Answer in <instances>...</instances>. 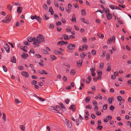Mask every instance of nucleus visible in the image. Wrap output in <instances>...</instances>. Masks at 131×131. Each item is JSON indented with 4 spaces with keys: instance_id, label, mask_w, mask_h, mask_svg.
Returning <instances> with one entry per match:
<instances>
[{
    "instance_id": "obj_36",
    "label": "nucleus",
    "mask_w": 131,
    "mask_h": 131,
    "mask_svg": "<svg viewBox=\"0 0 131 131\" xmlns=\"http://www.w3.org/2000/svg\"><path fill=\"white\" fill-rule=\"evenodd\" d=\"M4 121H6V116L5 114L4 113H3V116L2 117Z\"/></svg>"
},
{
    "instance_id": "obj_22",
    "label": "nucleus",
    "mask_w": 131,
    "mask_h": 131,
    "mask_svg": "<svg viewBox=\"0 0 131 131\" xmlns=\"http://www.w3.org/2000/svg\"><path fill=\"white\" fill-rule=\"evenodd\" d=\"M91 100V97L90 96H87L85 99V102L86 103H88Z\"/></svg>"
},
{
    "instance_id": "obj_52",
    "label": "nucleus",
    "mask_w": 131,
    "mask_h": 131,
    "mask_svg": "<svg viewBox=\"0 0 131 131\" xmlns=\"http://www.w3.org/2000/svg\"><path fill=\"white\" fill-rule=\"evenodd\" d=\"M15 101L16 104H18L20 103V101H19L18 99H16Z\"/></svg>"
},
{
    "instance_id": "obj_8",
    "label": "nucleus",
    "mask_w": 131,
    "mask_h": 131,
    "mask_svg": "<svg viewBox=\"0 0 131 131\" xmlns=\"http://www.w3.org/2000/svg\"><path fill=\"white\" fill-rule=\"evenodd\" d=\"M49 108L51 110H53L56 111L57 112H56V113L60 114H61L62 115V114L60 113L59 112V111L57 110L55 107L53 106H50L49 107Z\"/></svg>"
},
{
    "instance_id": "obj_42",
    "label": "nucleus",
    "mask_w": 131,
    "mask_h": 131,
    "mask_svg": "<svg viewBox=\"0 0 131 131\" xmlns=\"http://www.w3.org/2000/svg\"><path fill=\"white\" fill-rule=\"evenodd\" d=\"M91 53L92 55H95L96 53V51L94 50H93L91 51Z\"/></svg>"
},
{
    "instance_id": "obj_38",
    "label": "nucleus",
    "mask_w": 131,
    "mask_h": 131,
    "mask_svg": "<svg viewBox=\"0 0 131 131\" xmlns=\"http://www.w3.org/2000/svg\"><path fill=\"white\" fill-rule=\"evenodd\" d=\"M3 68V69L4 71L5 72H6L7 71V68L5 67V66L3 65L2 66Z\"/></svg>"
},
{
    "instance_id": "obj_15",
    "label": "nucleus",
    "mask_w": 131,
    "mask_h": 131,
    "mask_svg": "<svg viewBox=\"0 0 131 131\" xmlns=\"http://www.w3.org/2000/svg\"><path fill=\"white\" fill-rule=\"evenodd\" d=\"M111 64L110 63H108L107 64V70L108 71H111Z\"/></svg>"
},
{
    "instance_id": "obj_5",
    "label": "nucleus",
    "mask_w": 131,
    "mask_h": 131,
    "mask_svg": "<svg viewBox=\"0 0 131 131\" xmlns=\"http://www.w3.org/2000/svg\"><path fill=\"white\" fill-rule=\"evenodd\" d=\"M66 120V122L67 126L69 128H71L72 126V124L71 122L68 119L65 118Z\"/></svg>"
},
{
    "instance_id": "obj_30",
    "label": "nucleus",
    "mask_w": 131,
    "mask_h": 131,
    "mask_svg": "<svg viewBox=\"0 0 131 131\" xmlns=\"http://www.w3.org/2000/svg\"><path fill=\"white\" fill-rule=\"evenodd\" d=\"M72 18L71 19V21L73 22H74V21L75 22V23H76L77 22L76 19L75 17L74 16H73L72 17Z\"/></svg>"
},
{
    "instance_id": "obj_64",
    "label": "nucleus",
    "mask_w": 131,
    "mask_h": 131,
    "mask_svg": "<svg viewBox=\"0 0 131 131\" xmlns=\"http://www.w3.org/2000/svg\"><path fill=\"white\" fill-rule=\"evenodd\" d=\"M38 99L42 102H43L45 100L41 98L40 97H38Z\"/></svg>"
},
{
    "instance_id": "obj_23",
    "label": "nucleus",
    "mask_w": 131,
    "mask_h": 131,
    "mask_svg": "<svg viewBox=\"0 0 131 131\" xmlns=\"http://www.w3.org/2000/svg\"><path fill=\"white\" fill-rule=\"evenodd\" d=\"M28 41L29 42H32L33 39L31 37H29L27 38Z\"/></svg>"
},
{
    "instance_id": "obj_2",
    "label": "nucleus",
    "mask_w": 131,
    "mask_h": 131,
    "mask_svg": "<svg viewBox=\"0 0 131 131\" xmlns=\"http://www.w3.org/2000/svg\"><path fill=\"white\" fill-rule=\"evenodd\" d=\"M31 18L32 20L34 19H36L39 23H40L41 22L42 18L39 16H37L35 15L34 16L31 15Z\"/></svg>"
},
{
    "instance_id": "obj_41",
    "label": "nucleus",
    "mask_w": 131,
    "mask_h": 131,
    "mask_svg": "<svg viewBox=\"0 0 131 131\" xmlns=\"http://www.w3.org/2000/svg\"><path fill=\"white\" fill-rule=\"evenodd\" d=\"M107 104H105L104 105L103 107V109L104 110H106L107 108Z\"/></svg>"
},
{
    "instance_id": "obj_40",
    "label": "nucleus",
    "mask_w": 131,
    "mask_h": 131,
    "mask_svg": "<svg viewBox=\"0 0 131 131\" xmlns=\"http://www.w3.org/2000/svg\"><path fill=\"white\" fill-rule=\"evenodd\" d=\"M102 128L103 126H100V125H98L97 129V130H101L102 129Z\"/></svg>"
},
{
    "instance_id": "obj_46",
    "label": "nucleus",
    "mask_w": 131,
    "mask_h": 131,
    "mask_svg": "<svg viewBox=\"0 0 131 131\" xmlns=\"http://www.w3.org/2000/svg\"><path fill=\"white\" fill-rule=\"evenodd\" d=\"M108 103L110 104H111L112 103V99L111 98H109L108 99Z\"/></svg>"
},
{
    "instance_id": "obj_1",
    "label": "nucleus",
    "mask_w": 131,
    "mask_h": 131,
    "mask_svg": "<svg viewBox=\"0 0 131 131\" xmlns=\"http://www.w3.org/2000/svg\"><path fill=\"white\" fill-rule=\"evenodd\" d=\"M44 41L45 39L43 36L41 34H39L38 36L37 37V38L34 37L33 44L34 47H36L39 46L38 44Z\"/></svg>"
},
{
    "instance_id": "obj_45",
    "label": "nucleus",
    "mask_w": 131,
    "mask_h": 131,
    "mask_svg": "<svg viewBox=\"0 0 131 131\" xmlns=\"http://www.w3.org/2000/svg\"><path fill=\"white\" fill-rule=\"evenodd\" d=\"M51 57L53 60H55L56 59V57L54 55H51Z\"/></svg>"
},
{
    "instance_id": "obj_26",
    "label": "nucleus",
    "mask_w": 131,
    "mask_h": 131,
    "mask_svg": "<svg viewBox=\"0 0 131 131\" xmlns=\"http://www.w3.org/2000/svg\"><path fill=\"white\" fill-rule=\"evenodd\" d=\"M104 11L106 13V15H107V14H110L109 10L108 8L104 9Z\"/></svg>"
},
{
    "instance_id": "obj_34",
    "label": "nucleus",
    "mask_w": 131,
    "mask_h": 131,
    "mask_svg": "<svg viewBox=\"0 0 131 131\" xmlns=\"http://www.w3.org/2000/svg\"><path fill=\"white\" fill-rule=\"evenodd\" d=\"M41 51L45 54H48L49 52L47 51V50H45L44 49H43L41 50Z\"/></svg>"
},
{
    "instance_id": "obj_7",
    "label": "nucleus",
    "mask_w": 131,
    "mask_h": 131,
    "mask_svg": "<svg viewBox=\"0 0 131 131\" xmlns=\"http://www.w3.org/2000/svg\"><path fill=\"white\" fill-rule=\"evenodd\" d=\"M112 119V116L110 115H108L104 119V122H107L109 121V119L111 120Z\"/></svg>"
},
{
    "instance_id": "obj_33",
    "label": "nucleus",
    "mask_w": 131,
    "mask_h": 131,
    "mask_svg": "<svg viewBox=\"0 0 131 131\" xmlns=\"http://www.w3.org/2000/svg\"><path fill=\"white\" fill-rule=\"evenodd\" d=\"M81 13L82 15L84 16L86 15V12L84 9H82L81 10Z\"/></svg>"
},
{
    "instance_id": "obj_51",
    "label": "nucleus",
    "mask_w": 131,
    "mask_h": 131,
    "mask_svg": "<svg viewBox=\"0 0 131 131\" xmlns=\"http://www.w3.org/2000/svg\"><path fill=\"white\" fill-rule=\"evenodd\" d=\"M93 105L95 106H97V102H96L95 100H94L93 101Z\"/></svg>"
},
{
    "instance_id": "obj_19",
    "label": "nucleus",
    "mask_w": 131,
    "mask_h": 131,
    "mask_svg": "<svg viewBox=\"0 0 131 131\" xmlns=\"http://www.w3.org/2000/svg\"><path fill=\"white\" fill-rule=\"evenodd\" d=\"M54 53L56 54L61 55L62 54V52H60L58 50H54Z\"/></svg>"
},
{
    "instance_id": "obj_13",
    "label": "nucleus",
    "mask_w": 131,
    "mask_h": 131,
    "mask_svg": "<svg viewBox=\"0 0 131 131\" xmlns=\"http://www.w3.org/2000/svg\"><path fill=\"white\" fill-rule=\"evenodd\" d=\"M62 37L65 40H67L70 39L68 36L66 34H63L62 36Z\"/></svg>"
},
{
    "instance_id": "obj_32",
    "label": "nucleus",
    "mask_w": 131,
    "mask_h": 131,
    "mask_svg": "<svg viewBox=\"0 0 131 131\" xmlns=\"http://www.w3.org/2000/svg\"><path fill=\"white\" fill-rule=\"evenodd\" d=\"M82 41L84 43L87 42V40L86 37H83L82 38Z\"/></svg>"
},
{
    "instance_id": "obj_47",
    "label": "nucleus",
    "mask_w": 131,
    "mask_h": 131,
    "mask_svg": "<svg viewBox=\"0 0 131 131\" xmlns=\"http://www.w3.org/2000/svg\"><path fill=\"white\" fill-rule=\"evenodd\" d=\"M103 53L102 54L101 56L102 57H105V54H106V52L104 51L103 50Z\"/></svg>"
},
{
    "instance_id": "obj_31",
    "label": "nucleus",
    "mask_w": 131,
    "mask_h": 131,
    "mask_svg": "<svg viewBox=\"0 0 131 131\" xmlns=\"http://www.w3.org/2000/svg\"><path fill=\"white\" fill-rule=\"evenodd\" d=\"M72 28L70 27H67L66 28V31L67 32H71Z\"/></svg>"
},
{
    "instance_id": "obj_60",
    "label": "nucleus",
    "mask_w": 131,
    "mask_h": 131,
    "mask_svg": "<svg viewBox=\"0 0 131 131\" xmlns=\"http://www.w3.org/2000/svg\"><path fill=\"white\" fill-rule=\"evenodd\" d=\"M70 73L71 74L73 75L75 73V72L73 70H72L71 71Z\"/></svg>"
},
{
    "instance_id": "obj_35",
    "label": "nucleus",
    "mask_w": 131,
    "mask_h": 131,
    "mask_svg": "<svg viewBox=\"0 0 131 131\" xmlns=\"http://www.w3.org/2000/svg\"><path fill=\"white\" fill-rule=\"evenodd\" d=\"M88 48V46L86 44H84L82 46V49H83L84 48L85 49H87Z\"/></svg>"
},
{
    "instance_id": "obj_6",
    "label": "nucleus",
    "mask_w": 131,
    "mask_h": 131,
    "mask_svg": "<svg viewBox=\"0 0 131 131\" xmlns=\"http://www.w3.org/2000/svg\"><path fill=\"white\" fill-rule=\"evenodd\" d=\"M4 47L7 52L9 53V47L7 44H4Z\"/></svg>"
},
{
    "instance_id": "obj_56",
    "label": "nucleus",
    "mask_w": 131,
    "mask_h": 131,
    "mask_svg": "<svg viewBox=\"0 0 131 131\" xmlns=\"http://www.w3.org/2000/svg\"><path fill=\"white\" fill-rule=\"evenodd\" d=\"M110 109L111 111H113L114 110V107L112 105H111L110 107Z\"/></svg>"
},
{
    "instance_id": "obj_10",
    "label": "nucleus",
    "mask_w": 131,
    "mask_h": 131,
    "mask_svg": "<svg viewBox=\"0 0 131 131\" xmlns=\"http://www.w3.org/2000/svg\"><path fill=\"white\" fill-rule=\"evenodd\" d=\"M82 61L83 60L81 59L78 61L77 62V66L78 67H81L82 65Z\"/></svg>"
},
{
    "instance_id": "obj_49",
    "label": "nucleus",
    "mask_w": 131,
    "mask_h": 131,
    "mask_svg": "<svg viewBox=\"0 0 131 131\" xmlns=\"http://www.w3.org/2000/svg\"><path fill=\"white\" fill-rule=\"evenodd\" d=\"M43 7L45 10H47L48 8L46 4H45L43 5Z\"/></svg>"
},
{
    "instance_id": "obj_14",
    "label": "nucleus",
    "mask_w": 131,
    "mask_h": 131,
    "mask_svg": "<svg viewBox=\"0 0 131 131\" xmlns=\"http://www.w3.org/2000/svg\"><path fill=\"white\" fill-rule=\"evenodd\" d=\"M22 10L23 8L21 7H17V12L18 13H21L22 12Z\"/></svg>"
},
{
    "instance_id": "obj_58",
    "label": "nucleus",
    "mask_w": 131,
    "mask_h": 131,
    "mask_svg": "<svg viewBox=\"0 0 131 131\" xmlns=\"http://www.w3.org/2000/svg\"><path fill=\"white\" fill-rule=\"evenodd\" d=\"M31 83L33 85H35L37 83V82L36 80H33L31 81Z\"/></svg>"
},
{
    "instance_id": "obj_59",
    "label": "nucleus",
    "mask_w": 131,
    "mask_h": 131,
    "mask_svg": "<svg viewBox=\"0 0 131 131\" xmlns=\"http://www.w3.org/2000/svg\"><path fill=\"white\" fill-rule=\"evenodd\" d=\"M48 74V73H47L45 71L43 70H42V74Z\"/></svg>"
},
{
    "instance_id": "obj_11",
    "label": "nucleus",
    "mask_w": 131,
    "mask_h": 131,
    "mask_svg": "<svg viewBox=\"0 0 131 131\" xmlns=\"http://www.w3.org/2000/svg\"><path fill=\"white\" fill-rule=\"evenodd\" d=\"M21 75L24 76H25L27 78H28L29 77V74L26 72H22L21 73Z\"/></svg>"
},
{
    "instance_id": "obj_50",
    "label": "nucleus",
    "mask_w": 131,
    "mask_h": 131,
    "mask_svg": "<svg viewBox=\"0 0 131 131\" xmlns=\"http://www.w3.org/2000/svg\"><path fill=\"white\" fill-rule=\"evenodd\" d=\"M86 108L88 109H91L92 108V106L91 105H87L86 106Z\"/></svg>"
},
{
    "instance_id": "obj_62",
    "label": "nucleus",
    "mask_w": 131,
    "mask_h": 131,
    "mask_svg": "<svg viewBox=\"0 0 131 131\" xmlns=\"http://www.w3.org/2000/svg\"><path fill=\"white\" fill-rule=\"evenodd\" d=\"M35 56H36L38 58H41V55L39 54H36L35 55Z\"/></svg>"
},
{
    "instance_id": "obj_44",
    "label": "nucleus",
    "mask_w": 131,
    "mask_h": 131,
    "mask_svg": "<svg viewBox=\"0 0 131 131\" xmlns=\"http://www.w3.org/2000/svg\"><path fill=\"white\" fill-rule=\"evenodd\" d=\"M61 23L60 21H58L57 22H56V25L57 26L61 25Z\"/></svg>"
},
{
    "instance_id": "obj_53",
    "label": "nucleus",
    "mask_w": 131,
    "mask_h": 131,
    "mask_svg": "<svg viewBox=\"0 0 131 131\" xmlns=\"http://www.w3.org/2000/svg\"><path fill=\"white\" fill-rule=\"evenodd\" d=\"M20 48L25 52H27V50L26 49H25L24 48L23 46L20 47Z\"/></svg>"
},
{
    "instance_id": "obj_16",
    "label": "nucleus",
    "mask_w": 131,
    "mask_h": 131,
    "mask_svg": "<svg viewBox=\"0 0 131 131\" xmlns=\"http://www.w3.org/2000/svg\"><path fill=\"white\" fill-rule=\"evenodd\" d=\"M107 20H109L111 19L112 18V14H108L106 15Z\"/></svg>"
},
{
    "instance_id": "obj_20",
    "label": "nucleus",
    "mask_w": 131,
    "mask_h": 131,
    "mask_svg": "<svg viewBox=\"0 0 131 131\" xmlns=\"http://www.w3.org/2000/svg\"><path fill=\"white\" fill-rule=\"evenodd\" d=\"M64 41H60L57 43V44L58 46H62L64 45Z\"/></svg>"
},
{
    "instance_id": "obj_37",
    "label": "nucleus",
    "mask_w": 131,
    "mask_h": 131,
    "mask_svg": "<svg viewBox=\"0 0 131 131\" xmlns=\"http://www.w3.org/2000/svg\"><path fill=\"white\" fill-rule=\"evenodd\" d=\"M112 40L111 38H109L108 40V41L107 42V44H109L112 43Z\"/></svg>"
},
{
    "instance_id": "obj_63",
    "label": "nucleus",
    "mask_w": 131,
    "mask_h": 131,
    "mask_svg": "<svg viewBox=\"0 0 131 131\" xmlns=\"http://www.w3.org/2000/svg\"><path fill=\"white\" fill-rule=\"evenodd\" d=\"M0 14L4 16H5L6 14L5 12H1L0 13Z\"/></svg>"
},
{
    "instance_id": "obj_39",
    "label": "nucleus",
    "mask_w": 131,
    "mask_h": 131,
    "mask_svg": "<svg viewBox=\"0 0 131 131\" xmlns=\"http://www.w3.org/2000/svg\"><path fill=\"white\" fill-rule=\"evenodd\" d=\"M20 127L22 131H24V129L25 127H24L22 125H20Z\"/></svg>"
},
{
    "instance_id": "obj_9",
    "label": "nucleus",
    "mask_w": 131,
    "mask_h": 131,
    "mask_svg": "<svg viewBox=\"0 0 131 131\" xmlns=\"http://www.w3.org/2000/svg\"><path fill=\"white\" fill-rule=\"evenodd\" d=\"M59 104L61 107V109L62 111L64 112L66 110V108L63 105V104L62 103H59Z\"/></svg>"
},
{
    "instance_id": "obj_27",
    "label": "nucleus",
    "mask_w": 131,
    "mask_h": 131,
    "mask_svg": "<svg viewBox=\"0 0 131 131\" xmlns=\"http://www.w3.org/2000/svg\"><path fill=\"white\" fill-rule=\"evenodd\" d=\"M12 6L10 4H8L7 6V8L8 10L9 11H11Z\"/></svg>"
},
{
    "instance_id": "obj_29",
    "label": "nucleus",
    "mask_w": 131,
    "mask_h": 131,
    "mask_svg": "<svg viewBox=\"0 0 131 131\" xmlns=\"http://www.w3.org/2000/svg\"><path fill=\"white\" fill-rule=\"evenodd\" d=\"M86 56V54H84V53H81L80 55V56L81 58H83L84 57Z\"/></svg>"
},
{
    "instance_id": "obj_24",
    "label": "nucleus",
    "mask_w": 131,
    "mask_h": 131,
    "mask_svg": "<svg viewBox=\"0 0 131 131\" xmlns=\"http://www.w3.org/2000/svg\"><path fill=\"white\" fill-rule=\"evenodd\" d=\"M97 35L99 38L101 39H103L104 37V36L103 34L99 33L97 34Z\"/></svg>"
},
{
    "instance_id": "obj_61",
    "label": "nucleus",
    "mask_w": 131,
    "mask_h": 131,
    "mask_svg": "<svg viewBox=\"0 0 131 131\" xmlns=\"http://www.w3.org/2000/svg\"><path fill=\"white\" fill-rule=\"evenodd\" d=\"M65 103H66L67 104L69 103V102H70V100L68 99H67L65 100Z\"/></svg>"
},
{
    "instance_id": "obj_48",
    "label": "nucleus",
    "mask_w": 131,
    "mask_h": 131,
    "mask_svg": "<svg viewBox=\"0 0 131 131\" xmlns=\"http://www.w3.org/2000/svg\"><path fill=\"white\" fill-rule=\"evenodd\" d=\"M54 26L53 24H50L49 25V27L50 28L53 29L54 28Z\"/></svg>"
},
{
    "instance_id": "obj_28",
    "label": "nucleus",
    "mask_w": 131,
    "mask_h": 131,
    "mask_svg": "<svg viewBox=\"0 0 131 131\" xmlns=\"http://www.w3.org/2000/svg\"><path fill=\"white\" fill-rule=\"evenodd\" d=\"M49 12H51V15H53V14L54 12L51 7H49Z\"/></svg>"
},
{
    "instance_id": "obj_18",
    "label": "nucleus",
    "mask_w": 131,
    "mask_h": 131,
    "mask_svg": "<svg viewBox=\"0 0 131 131\" xmlns=\"http://www.w3.org/2000/svg\"><path fill=\"white\" fill-rule=\"evenodd\" d=\"M11 62H12L14 63H16V59L15 56H13L10 61Z\"/></svg>"
},
{
    "instance_id": "obj_4",
    "label": "nucleus",
    "mask_w": 131,
    "mask_h": 131,
    "mask_svg": "<svg viewBox=\"0 0 131 131\" xmlns=\"http://www.w3.org/2000/svg\"><path fill=\"white\" fill-rule=\"evenodd\" d=\"M75 44L70 43L67 46V48L70 50H73L75 48Z\"/></svg>"
},
{
    "instance_id": "obj_57",
    "label": "nucleus",
    "mask_w": 131,
    "mask_h": 131,
    "mask_svg": "<svg viewBox=\"0 0 131 131\" xmlns=\"http://www.w3.org/2000/svg\"><path fill=\"white\" fill-rule=\"evenodd\" d=\"M71 9L70 8H69L68 7V8H66V10L67 12L69 13L70 12Z\"/></svg>"
},
{
    "instance_id": "obj_43",
    "label": "nucleus",
    "mask_w": 131,
    "mask_h": 131,
    "mask_svg": "<svg viewBox=\"0 0 131 131\" xmlns=\"http://www.w3.org/2000/svg\"><path fill=\"white\" fill-rule=\"evenodd\" d=\"M106 58L107 60H109L110 58V55L109 54H106Z\"/></svg>"
},
{
    "instance_id": "obj_25",
    "label": "nucleus",
    "mask_w": 131,
    "mask_h": 131,
    "mask_svg": "<svg viewBox=\"0 0 131 131\" xmlns=\"http://www.w3.org/2000/svg\"><path fill=\"white\" fill-rule=\"evenodd\" d=\"M109 6L110 7V8L112 9H116L117 6H115L114 5H111V6Z\"/></svg>"
},
{
    "instance_id": "obj_54",
    "label": "nucleus",
    "mask_w": 131,
    "mask_h": 131,
    "mask_svg": "<svg viewBox=\"0 0 131 131\" xmlns=\"http://www.w3.org/2000/svg\"><path fill=\"white\" fill-rule=\"evenodd\" d=\"M122 97L120 96H118L117 97V99L118 101H121L122 100Z\"/></svg>"
},
{
    "instance_id": "obj_17",
    "label": "nucleus",
    "mask_w": 131,
    "mask_h": 131,
    "mask_svg": "<svg viewBox=\"0 0 131 131\" xmlns=\"http://www.w3.org/2000/svg\"><path fill=\"white\" fill-rule=\"evenodd\" d=\"M81 21H83L84 23L86 24H88L89 23V21L88 20H85L84 18H81Z\"/></svg>"
},
{
    "instance_id": "obj_3",
    "label": "nucleus",
    "mask_w": 131,
    "mask_h": 131,
    "mask_svg": "<svg viewBox=\"0 0 131 131\" xmlns=\"http://www.w3.org/2000/svg\"><path fill=\"white\" fill-rule=\"evenodd\" d=\"M11 17L9 15H8L5 17V19L2 20V21L6 23H9L11 20Z\"/></svg>"
},
{
    "instance_id": "obj_55",
    "label": "nucleus",
    "mask_w": 131,
    "mask_h": 131,
    "mask_svg": "<svg viewBox=\"0 0 131 131\" xmlns=\"http://www.w3.org/2000/svg\"><path fill=\"white\" fill-rule=\"evenodd\" d=\"M97 74L98 76H101V75L102 74V73L101 71H99V72L97 71Z\"/></svg>"
},
{
    "instance_id": "obj_12",
    "label": "nucleus",
    "mask_w": 131,
    "mask_h": 131,
    "mask_svg": "<svg viewBox=\"0 0 131 131\" xmlns=\"http://www.w3.org/2000/svg\"><path fill=\"white\" fill-rule=\"evenodd\" d=\"M69 108L73 111L74 112L75 110L76 107L75 105H72L70 106Z\"/></svg>"
},
{
    "instance_id": "obj_21",
    "label": "nucleus",
    "mask_w": 131,
    "mask_h": 131,
    "mask_svg": "<svg viewBox=\"0 0 131 131\" xmlns=\"http://www.w3.org/2000/svg\"><path fill=\"white\" fill-rule=\"evenodd\" d=\"M28 55L27 53L23 54L21 55L22 58L24 59H26L27 57H28Z\"/></svg>"
}]
</instances>
